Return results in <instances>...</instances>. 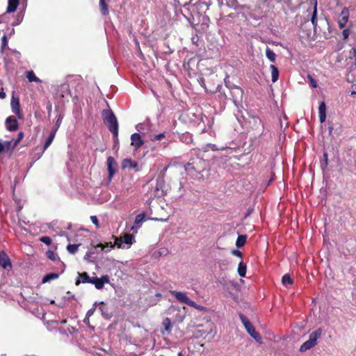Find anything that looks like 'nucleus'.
Segmentation results:
<instances>
[{
	"label": "nucleus",
	"instance_id": "40",
	"mask_svg": "<svg viewBox=\"0 0 356 356\" xmlns=\"http://www.w3.org/2000/svg\"><path fill=\"white\" fill-rule=\"evenodd\" d=\"M113 248L114 247V244H112L111 242H107L105 244L99 243L97 245V248H101V250H104L105 248Z\"/></svg>",
	"mask_w": 356,
	"mask_h": 356
},
{
	"label": "nucleus",
	"instance_id": "5",
	"mask_svg": "<svg viewBox=\"0 0 356 356\" xmlns=\"http://www.w3.org/2000/svg\"><path fill=\"white\" fill-rule=\"evenodd\" d=\"M165 180L163 178L157 179L153 191H148L149 193V200H152L156 197H162L165 194L164 191Z\"/></svg>",
	"mask_w": 356,
	"mask_h": 356
},
{
	"label": "nucleus",
	"instance_id": "8",
	"mask_svg": "<svg viewBox=\"0 0 356 356\" xmlns=\"http://www.w3.org/2000/svg\"><path fill=\"white\" fill-rule=\"evenodd\" d=\"M170 293L172 296H174L179 302H180L181 303H185L187 305H193V300H191L187 296L186 293H183V292H180V291H170Z\"/></svg>",
	"mask_w": 356,
	"mask_h": 356
},
{
	"label": "nucleus",
	"instance_id": "24",
	"mask_svg": "<svg viewBox=\"0 0 356 356\" xmlns=\"http://www.w3.org/2000/svg\"><path fill=\"white\" fill-rule=\"evenodd\" d=\"M26 76L28 79L29 82H37V83L41 82V80L35 76V73L32 70L27 71L26 72Z\"/></svg>",
	"mask_w": 356,
	"mask_h": 356
},
{
	"label": "nucleus",
	"instance_id": "53",
	"mask_svg": "<svg viewBox=\"0 0 356 356\" xmlns=\"http://www.w3.org/2000/svg\"><path fill=\"white\" fill-rule=\"evenodd\" d=\"M5 97H6V94H5V92H3V91L0 92V98H1V99H3V98H5Z\"/></svg>",
	"mask_w": 356,
	"mask_h": 356
},
{
	"label": "nucleus",
	"instance_id": "12",
	"mask_svg": "<svg viewBox=\"0 0 356 356\" xmlns=\"http://www.w3.org/2000/svg\"><path fill=\"white\" fill-rule=\"evenodd\" d=\"M0 266L4 269L12 268L10 259L4 251L0 252Z\"/></svg>",
	"mask_w": 356,
	"mask_h": 356
},
{
	"label": "nucleus",
	"instance_id": "33",
	"mask_svg": "<svg viewBox=\"0 0 356 356\" xmlns=\"http://www.w3.org/2000/svg\"><path fill=\"white\" fill-rule=\"evenodd\" d=\"M79 245H80L79 244H69L67 246V250H68V252L70 253L74 254L78 250Z\"/></svg>",
	"mask_w": 356,
	"mask_h": 356
},
{
	"label": "nucleus",
	"instance_id": "4",
	"mask_svg": "<svg viewBox=\"0 0 356 356\" xmlns=\"http://www.w3.org/2000/svg\"><path fill=\"white\" fill-rule=\"evenodd\" d=\"M227 87L229 89L233 102L236 106L241 104L243 96V90L237 86H229L228 82L225 81Z\"/></svg>",
	"mask_w": 356,
	"mask_h": 356
},
{
	"label": "nucleus",
	"instance_id": "39",
	"mask_svg": "<svg viewBox=\"0 0 356 356\" xmlns=\"http://www.w3.org/2000/svg\"><path fill=\"white\" fill-rule=\"evenodd\" d=\"M165 136L164 133H161L159 134H156V135H154V136H152L151 140L154 141H154H157V140H160L164 138Z\"/></svg>",
	"mask_w": 356,
	"mask_h": 356
},
{
	"label": "nucleus",
	"instance_id": "54",
	"mask_svg": "<svg viewBox=\"0 0 356 356\" xmlns=\"http://www.w3.org/2000/svg\"><path fill=\"white\" fill-rule=\"evenodd\" d=\"M4 152L3 147L2 143L0 142V154Z\"/></svg>",
	"mask_w": 356,
	"mask_h": 356
},
{
	"label": "nucleus",
	"instance_id": "32",
	"mask_svg": "<svg viewBox=\"0 0 356 356\" xmlns=\"http://www.w3.org/2000/svg\"><path fill=\"white\" fill-rule=\"evenodd\" d=\"M282 282L284 286L288 284L291 285L293 283L292 278L288 274L283 275L282 278Z\"/></svg>",
	"mask_w": 356,
	"mask_h": 356
},
{
	"label": "nucleus",
	"instance_id": "56",
	"mask_svg": "<svg viewBox=\"0 0 356 356\" xmlns=\"http://www.w3.org/2000/svg\"><path fill=\"white\" fill-rule=\"evenodd\" d=\"M255 122H258L259 124L261 122L259 118L256 119Z\"/></svg>",
	"mask_w": 356,
	"mask_h": 356
},
{
	"label": "nucleus",
	"instance_id": "28",
	"mask_svg": "<svg viewBox=\"0 0 356 356\" xmlns=\"http://www.w3.org/2000/svg\"><path fill=\"white\" fill-rule=\"evenodd\" d=\"M246 241V235H239L236 239V245L237 246V248H241L245 244Z\"/></svg>",
	"mask_w": 356,
	"mask_h": 356
},
{
	"label": "nucleus",
	"instance_id": "16",
	"mask_svg": "<svg viewBox=\"0 0 356 356\" xmlns=\"http://www.w3.org/2000/svg\"><path fill=\"white\" fill-rule=\"evenodd\" d=\"M138 163L133 161L131 159H124L122 162V169H131V168H137Z\"/></svg>",
	"mask_w": 356,
	"mask_h": 356
},
{
	"label": "nucleus",
	"instance_id": "9",
	"mask_svg": "<svg viewBox=\"0 0 356 356\" xmlns=\"http://www.w3.org/2000/svg\"><path fill=\"white\" fill-rule=\"evenodd\" d=\"M109 282V277L104 275L101 277H92L91 284H94L97 289H102L104 288L105 284Z\"/></svg>",
	"mask_w": 356,
	"mask_h": 356
},
{
	"label": "nucleus",
	"instance_id": "31",
	"mask_svg": "<svg viewBox=\"0 0 356 356\" xmlns=\"http://www.w3.org/2000/svg\"><path fill=\"white\" fill-rule=\"evenodd\" d=\"M266 56L268 59L271 62H275L276 59V54L274 53L273 50L270 48L267 47L266 49Z\"/></svg>",
	"mask_w": 356,
	"mask_h": 356
},
{
	"label": "nucleus",
	"instance_id": "3",
	"mask_svg": "<svg viewBox=\"0 0 356 356\" xmlns=\"http://www.w3.org/2000/svg\"><path fill=\"white\" fill-rule=\"evenodd\" d=\"M240 319L243 324L246 331L257 342L261 341V337L255 330V328L254 325L251 323V322L249 321V319L244 315L240 314Z\"/></svg>",
	"mask_w": 356,
	"mask_h": 356
},
{
	"label": "nucleus",
	"instance_id": "7",
	"mask_svg": "<svg viewBox=\"0 0 356 356\" xmlns=\"http://www.w3.org/2000/svg\"><path fill=\"white\" fill-rule=\"evenodd\" d=\"M10 106L13 113H14L18 119L23 118V113L20 108V103L19 97H12L10 101Z\"/></svg>",
	"mask_w": 356,
	"mask_h": 356
},
{
	"label": "nucleus",
	"instance_id": "43",
	"mask_svg": "<svg viewBox=\"0 0 356 356\" xmlns=\"http://www.w3.org/2000/svg\"><path fill=\"white\" fill-rule=\"evenodd\" d=\"M62 120H63V115H59V116L55 123L54 127L52 129H56V131H57L61 124Z\"/></svg>",
	"mask_w": 356,
	"mask_h": 356
},
{
	"label": "nucleus",
	"instance_id": "14",
	"mask_svg": "<svg viewBox=\"0 0 356 356\" xmlns=\"http://www.w3.org/2000/svg\"><path fill=\"white\" fill-rule=\"evenodd\" d=\"M131 145L135 147L136 149L140 148L144 143L141 136L138 133H134L131 136Z\"/></svg>",
	"mask_w": 356,
	"mask_h": 356
},
{
	"label": "nucleus",
	"instance_id": "1",
	"mask_svg": "<svg viewBox=\"0 0 356 356\" xmlns=\"http://www.w3.org/2000/svg\"><path fill=\"white\" fill-rule=\"evenodd\" d=\"M208 165L205 160L197 155L191 156L184 165L186 172L192 179L200 180L204 179V172L207 170Z\"/></svg>",
	"mask_w": 356,
	"mask_h": 356
},
{
	"label": "nucleus",
	"instance_id": "36",
	"mask_svg": "<svg viewBox=\"0 0 356 356\" xmlns=\"http://www.w3.org/2000/svg\"><path fill=\"white\" fill-rule=\"evenodd\" d=\"M307 79L309 80V84L310 86L313 88H316L318 87V85H317V82L316 81V80L312 77V75L310 74H307Z\"/></svg>",
	"mask_w": 356,
	"mask_h": 356
},
{
	"label": "nucleus",
	"instance_id": "30",
	"mask_svg": "<svg viewBox=\"0 0 356 356\" xmlns=\"http://www.w3.org/2000/svg\"><path fill=\"white\" fill-rule=\"evenodd\" d=\"M122 238L123 243H126L128 245H131L133 241H134V236L130 234H124Z\"/></svg>",
	"mask_w": 356,
	"mask_h": 356
},
{
	"label": "nucleus",
	"instance_id": "13",
	"mask_svg": "<svg viewBox=\"0 0 356 356\" xmlns=\"http://www.w3.org/2000/svg\"><path fill=\"white\" fill-rule=\"evenodd\" d=\"M340 16H341V18L339 20L338 24H339V28L343 29L346 26L348 19V16H349L348 9L347 8H343L341 12Z\"/></svg>",
	"mask_w": 356,
	"mask_h": 356
},
{
	"label": "nucleus",
	"instance_id": "22",
	"mask_svg": "<svg viewBox=\"0 0 356 356\" xmlns=\"http://www.w3.org/2000/svg\"><path fill=\"white\" fill-rule=\"evenodd\" d=\"M316 346V344L314 343H313L312 341H310L309 339H308L307 341H306L305 342H304L301 346H300V348L299 349V350L300 352H305L311 348H312L313 347H314Z\"/></svg>",
	"mask_w": 356,
	"mask_h": 356
},
{
	"label": "nucleus",
	"instance_id": "21",
	"mask_svg": "<svg viewBox=\"0 0 356 356\" xmlns=\"http://www.w3.org/2000/svg\"><path fill=\"white\" fill-rule=\"evenodd\" d=\"M58 277H59V275H58V273H47L43 277L42 283L44 284L47 282H49L50 281H51L53 280H56V279L58 278Z\"/></svg>",
	"mask_w": 356,
	"mask_h": 356
},
{
	"label": "nucleus",
	"instance_id": "35",
	"mask_svg": "<svg viewBox=\"0 0 356 356\" xmlns=\"http://www.w3.org/2000/svg\"><path fill=\"white\" fill-rule=\"evenodd\" d=\"M163 325L165 327V331L170 332L171 330L172 324H171L170 320L169 318H165L163 322Z\"/></svg>",
	"mask_w": 356,
	"mask_h": 356
},
{
	"label": "nucleus",
	"instance_id": "42",
	"mask_svg": "<svg viewBox=\"0 0 356 356\" xmlns=\"http://www.w3.org/2000/svg\"><path fill=\"white\" fill-rule=\"evenodd\" d=\"M323 163H322V168L324 169L327 166L328 164V154L327 152L323 153Z\"/></svg>",
	"mask_w": 356,
	"mask_h": 356
},
{
	"label": "nucleus",
	"instance_id": "51",
	"mask_svg": "<svg viewBox=\"0 0 356 356\" xmlns=\"http://www.w3.org/2000/svg\"><path fill=\"white\" fill-rule=\"evenodd\" d=\"M199 82L205 89H207L205 86H204V80L203 78H200Z\"/></svg>",
	"mask_w": 356,
	"mask_h": 356
},
{
	"label": "nucleus",
	"instance_id": "27",
	"mask_svg": "<svg viewBox=\"0 0 356 356\" xmlns=\"http://www.w3.org/2000/svg\"><path fill=\"white\" fill-rule=\"evenodd\" d=\"M99 8L103 15H106L108 14V8L105 0H99Z\"/></svg>",
	"mask_w": 356,
	"mask_h": 356
},
{
	"label": "nucleus",
	"instance_id": "48",
	"mask_svg": "<svg viewBox=\"0 0 356 356\" xmlns=\"http://www.w3.org/2000/svg\"><path fill=\"white\" fill-rule=\"evenodd\" d=\"M349 34H350V30L346 29H343V32H342V35H343V38L344 40L347 39L349 36Z\"/></svg>",
	"mask_w": 356,
	"mask_h": 356
},
{
	"label": "nucleus",
	"instance_id": "47",
	"mask_svg": "<svg viewBox=\"0 0 356 356\" xmlns=\"http://www.w3.org/2000/svg\"><path fill=\"white\" fill-rule=\"evenodd\" d=\"M350 53L355 58V61L353 63V65H355V67L356 68V48H355V47L352 48Z\"/></svg>",
	"mask_w": 356,
	"mask_h": 356
},
{
	"label": "nucleus",
	"instance_id": "52",
	"mask_svg": "<svg viewBox=\"0 0 356 356\" xmlns=\"http://www.w3.org/2000/svg\"><path fill=\"white\" fill-rule=\"evenodd\" d=\"M47 109L48 113L49 114L51 111V104L50 102H49V104H48V105L47 106Z\"/></svg>",
	"mask_w": 356,
	"mask_h": 356
},
{
	"label": "nucleus",
	"instance_id": "46",
	"mask_svg": "<svg viewBox=\"0 0 356 356\" xmlns=\"http://www.w3.org/2000/svg\"><path fill=\"white\" fill-rule=\"evenodd\" d=\"M232 254L234 256H236L238 257L242 258L243 254L242 252L238 250H233L232 251Z\"/></svg>",
	"mask_w": 356,
	"mask_h": 356
},
{
	"label": "nucleus",
	"instance_id": "49",
	"mask_svg": "<svg viewBox=\"0 0 356 356\" xmlns=\"http://www.w3.org/2000/svg\"><path fill=\"white\" fill-rule=\"evenodd\" d=\"M8 44V41L6 35H3L1 38V46L2 48H4Z\"/></svg>",
	"mask_w": 356,
	"mask_h": 356
},
{
	"label": "nucleus",
	"instance_id": "38",
	"mask_svg": "<svg viewBox=\"0 0 356 356\" xmlns=\"http://www.w3.org/2000/svg\"><path fill=\"white\" fill-rule=\"evenodd\" d=\"M24 136V134L22 131L19 132L17 135V138L13 140L14 145L13 146H17V145L21 142V140L23 139Z\"/></svg>",
	"mask_w": 356,
	"mask_h": 356
},
{
	"label": "nucleus",
	"instance_id": "37",
	"mask_svg": "<svg viewBox=\"0 0 356 356\" xmlns=\"http://www.w3.org/2000/svg\"><path fill=\"white\" fill-rule=\"evenodd\" d=\"M112 238H114V240H115L114 246L116 245L119 248H121L122 244L123 243L122 238V237L118 238L115 236H113Z\"/></svg>",
	"mask_w": 356,
	"mask_h": 356
},
{
	"label": "nucleus",
	"instance_id": "29",
	"mask_svg": "<svg viewBox=\"0 0 356 356\" xmlns=\"http://www.w3.org/2000/svg\"><path fill=\"white\" fill-rule=\"evenodd\" d=\"M146 216L145 212L141 213L136 216L134 224L138 227H140L141 223L144 221Z\"/></svg>",
	"mask_w": 356,
	"mask_h": 356
},
{
	"label": "nucleus",
	"instance_id": "57",
	"mask_svg": "<svg viewBox=\"0 0 356 356\" xmlns=\"http://www.w3.org/2000/svg\"><path fill=\"white\" fill-rule=\"evenodd\" d=\"M178 356H184V355L182 354V353H181V352H179V353H178Z\"/></svg>",
	"mask_w": 356,
	"mask_h": 356
},
{
	"label": "nucleus",
	"instance_id": "15",
	"mask_svg": "<svg viewBox=\"0 0 356 356\" xmlns=\"http://www.w3.org/2000/svg\"><path fill=\"white\" fill-rule=\"evenodd\" d=\"M319 121L323 123L326 119V105L324 102H321L318 106Z\"/></svg>",
	"mask_w": 356,
	"mask_h": 356
},
{
	"label": "nucleus",
	"instance_id": "25",
	"mask_svg": "<svg viewBox=\"0 0 356 356\" xmlns=\"http://www.w3.org/2000/svg\"><path fill=\"white\" fill-rule=\"evenodd\" d=\"M4 152H8L13 149H15L17 146L14 145L13 140H6L2 143Z\"/></svg>",
	"mask_w": 356,
	"mask_h": 356
},
{
	"label": "nucleus",
	"instance_id": "17",
	"mask_svg": "<svg viewBox=\"0 0 356 356\" xmlns=\"http://www.w3.org/2000/svg\"><path fill=\"white\" fill-rule=\"evenodd\" d=\"M311 22L314 26V31H316L317 28V0H314V6L313 8Z\"/></svg>",
	"mask_w": 356,
	"mask_h": 356
},
{
	"label": "nucleus",
	"instance_id": "34",
	"mask_svg": "<svg viewBox=\"0 0 356 356\" xmlns=\"http://www.w3.org/2000/svg\"><path fill=\"white\" fill-rule=\"evenodd\" d=\"M46 255L48 259H51V261H56L58 259V257L57 254L52 250H48L46 252Z\"/></svg>",
	"mask_w": 356,
	"mask_h": 356
},
{
	"label": "nucleus",
	"instance_id": "26",
	"mask_svg": "<svg viewBox=\"0 0 356 356\" xmlns=\"http://www.w3.org/2000/svg\"><path fill=\"white\" fill-rule=\"evenodd\" d=\"M246 268H247L246 264L243 261L239 262L237 270H238V275L241 277H244L245 276Z\"/></svg>",
	"mask_w": 356,
	"mask_h": 356
},
{
	"label": "nucleus",
	"instance_id": "23",
	"mask_svg": "<svg viewBox=\"0 0 356 356\" xmlns=\"http://www.w3.org/2000/svg\"><path fill=\"white\" fill-rule=\"evenodd\" d=\"M270 69L271 71V80L273 83H275L278 80L279 78L278 68L274 65H270Z\"/></svg>",
	"mask_w": 356,
	"mask_h": 356
},
{
	"label": "nucleus",
	"instance_id": "50",
	"mask_svg": "<svg viewBox=\"0 0 356 356\" xmlns=\"http://www.w3.org/2000/svg\"><path fill=\"white\" fill-rule=\"evenodd\" d=\"M95 311V307H92V309H89L87 312L86 317H88V318H89V317L91 316L94 314Z\"/></svg>",
	"mask_w": 356,
	"mask_h": 356
},
{
	"label": "nucleus",
	"instance_id": "18",
	"mask_svg": "<svg viewBox=\"0 0 356 356\" xmlns=\"http://www.w3.org/2000/svg\"><path fill=\"white\" fill-rule=\"evenodd\" d=\"M19 0H8V7L6 12L12 13L16 11L17 6H19Z\"/></svg>",
	"mask_w": 356,
	"mask_h": 356
},
{
	"label": "nucleus",
	"instance_id": "44",
	"mask_svg": "<svg viewBox=\"0 0 356 356\" xmlns=\"http://www.w3.org/2000/svg\"><path fill=\"white\" fill-rule=\"evenodd\" d=\"M90 220L92 222V223L96 226L97 228H99L100 227L97 217L96 216H91Z\"/></svg>",
	"mask_w": 356,
	"mask_h": 356
},
{
	"label": "nucleus",
	"instance_id": "41",
	"mask_svg": "<svg viewBox=\"0 0 356 356\" xmlns=\"http://www.w3.org/2000/svg\"><path fill=\"white\" fill-rule=\"evenodd\" d=\"M40 241L46 244L47 245H50L52 243V241L49 236H42L40 238Z\"/></svg>",
	"mask_w": 356,
	"mask_h": 356
},
{
	"label": "nucleus",
	"instance_id": "2",
	"mask_svg": "<svg viewBox=\"0 0 356 356\" xmlns=\"http://www.w3.org/2000/svg\"><path fill=\"white\" fill-rule=\"evenodd\" d=\"M104 123L112 133L115 142L118 141V122L111 110H104L102 112Z\"/></svg>",
	"mask_w": 356,
	"mask_h": 356
},
{
	"label": "nucleus",
	"instance_id": "20",
	"mask_svg": "<svg viewBox=\"0 0 356 356\" xmlns=\"http://www.w3.org/2000/svg\"><path fill=\"white\" fill-rule=\"evenodd\" d=\"M56 134V129H51V133L48 138L46 139L44 144V150L47 149L52 143Z\"/></svg>",
	"mask_w": 356,
	"mask_h": 356
},
{
	"label": "nucleus",
	"instance_id": "55",
	"mask_svg": "<svg viewBox=\"0 0 356 356\" xmlns=\"http://www.w3.org/2000/svg\"><path fill=\"white\" fill-rule=\"evenodd\" d=\"M84 323H88L89 321V318H88V317H86V318L84 319Z\"/></svg>",
	"mask_w": 356,
	"mask_h": 356
},
{
	"label": "nucleus",
	"instance_id": "45",
	"mask_svg": "<svg viewBox=\"0 0 356 356\" xmlns=\"http://www.w3.org/2000/svg\"><path fill=\"white\" fill-rule=\"evenodd\" d=\"M193 305H189L188 306H191L199 311H203L204 310V307L201 305H197L194 301H193Z\"/></svg>",
	"mask_w": 356,
	"mask_h": 356
},
{
	"label": "nucleus",
	"instance_id": "6",
	"mask_svg": "<svg viewBox=\"0 0 356 356\" xmlns=\"http://www.w3.org/2000/svg\"><path fill=\"white\" fill-rule=\"evenodd\" d=\"M108 179L111 180L118 171V163L112 156H108L106 161Z\"/></svg>",
	"mask_w": 356,
	"mask_h": 356
},
{
	"label": "nucleus",
	"instance_id": "19",
	"mask_svg": "<svg viewBox=\"0 0 356 356\" xmlns=\"http://www.w3.org/2000/svg\"><path fill=\"white\" fill-rule=\"evenodd\" d=\"M322 332L323 330L321 328H318L316 330L310 333L309 336V339L316 345L317 340L321 337Z\"/></svg>",
	"mask_w": 356,
	"mask_h": 356
},
{
	"label": "nucleus",
	"instance_id": "10",
	"mask_svg": "<svg viewBox=\"0 0 356 356\" xmlns=\"http://www.w3.org/2000/svg\"><path fill=\"white\" fill-rule=\"evenodd\" d=\"M6 127L9 131H14L18 129L19 124L15 117L11 115L6 120Z\"/></svg>",
	"mask_w": 356,
	"mask_h": 356
},
{
	"label": "nucleus",
	"instance_id": "11",
	"mask_svg": "<svg viewBox=\"0 0 356 356\" xmlns=\"http://www.w3.org/2000/svg\"><path fill=\"white\" fill-rule=\"evenodd\" d=\"M92 277H90L86 272L78 273V277L75 281V284L79 286L80 284H91Z\"/></svg>",
	"mask_w": 356,
	"mask_h": 356
}]
</instances>
